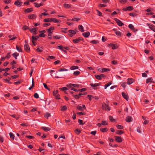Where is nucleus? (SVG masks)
I'll return each instance as SVG.
<instances>
[{
  "label": "nucleus",
  "mask_w": 155,
  "mask_h": 155,
  "mask_svg": "<svg viewBox=\"0 0 155 155\" xmlns=\"http://www.w3.org/2000/svg\"><path fill=\"white\" fill-rule=\"evenodd\" d=\"M102 109L104 110H107L109 111L110 110V107L108 105L106 104L105 103H104L102 104Z\"/></svg>",
  "instance_id": "nucleus-1"
},
{
  "label": "nucleus",
  "mask_w": 155,
  "mask_h": 155,
  "mask_svg": "<svg viewBox=\"0 0 155 155\" xmlns=\"http://www.w3.org/2000/svg\"><path fill=\"white\" fill-rule=\"evenodd\" d=\"M25 44L24 45V48L27 52H28L30 51V48L28 43L26 41H25Z\"/></svg>",
  "instance_id": "nucleus-2"
},
{
  "label": "nucleus",
  "mask_w": 155,
  "mask_h": 155,
  "mask_svg": "<svg viewBox=\"0 0 155 155\" xmlns=\"http://www.w3.org/2000/svg\"><path fill=\"white\" fill-rule=\"evenodd\" d=\"M115 141L118 143L121 142L123 141V138L120 136H115Z\"/></svg>",
  "instance_id": "nucleus-3"
},
{
  "label": "nucleus",
  "mask_w": 155,
  "mask_h": 155,
  "mask_svg": "<svg viewBox=\"0 0 155 155\" xmlns=\"http://www.w3.org/2000/svg\"><path fill=\"white\" fill-rule=\"evenodd\" d=\"M115 21L117 23L118 25L120 26H122L124 25L122 22L117 18H114Z\"/></svg>",
  "instance_id": "nucleus-4"
},
{
  "label": "nucleus",
  "mask_w": 155,
  "mask_h": 155,
  "mask_svg": "<svg viewBox=\"0 0 155 155\" xmlns=\"http://www.w3.org/2000/svg\"><path fill=\"white\" fill-rule=\"evenodd\" d=\"M31 38L32 43L34 44L36 43L35 41H36L39 39V36H32Z\"/></svg>",
  "instance_id": "nucleus-5"
},
{
  "label": "nucleus",
  "mask_w": 155,
  "mask_h": 155,
  "mask_svg": "<svg viewBox=\"0 0 155 155\" xmlns=\"http://www.w3.org/2000/svg\"><path fill=\"white\" fill-rule=\"evenodd\" d=\"M147 26L149 27L150 29L153 31L155 32V26L151 24L147 23Z\"/></svg>",
  "instance_id": "nucleus-6"
},
{
  "label": "nucleus",
  "mask_w": 155,
  "mask_h": 155,
  "mask_svg": "<svg viewBox=\"0 0 155 155\" xmlns=\"http://www.w3.org/2000/svg\"><path fill=\"white\" fill-rule=\"evenodd\" d=\"M22 3L20 0H17L15 2L14 4L18 7H20Z\"/></svg>",
  "instance_id": "nucleus-7"
},
{
  "label": "nucleus",
  "mask_w": 155,
  "mask_h": 155,
  "mask_svg": "<svg viewBox=\"0 0 155 155\" xmlns=\"http://www.w3.org/2000/svg\"><path fill=\"white\" fill-rule=\"evenodd\" d=\"M128 27L134 32H136L138 31L137 29H135L134 25L131 24H130L128 25Z\"/></svg>",
  "instance_id": "nucleus-8"
},
{
  "label": "nucleus",
  "mask_w": 155,
  "mask_h": 155,
  "mask_svg": "<svg viewBox=\"0 0 155 155\" xmlns=\"http://www.w3.org/2000/svg\"><path fill=\"white\" fill-rule=\"evenodd\" d=\"M83 40V39L81 37H79L78 38H76L74 39H73L72 40V41L74 43H78L80 41H82Z\"/></svg>",
  "instance_id": "nucleus-9"
},
{
  "label": "nucleus",
  "mask_w": 155,
  "mask_h": 155,
  "mask_svg": "<svg viewBox=\"0 0 155 155\" xmlns=\"http://www.w3.org/2000/svg\"><path fill=\"white\" fill-rule=\"evenodd\" d=\"M100 85V84L99 83H96L94 84L91 83L90 84V85L93 87V89H97V87H96L99 86Z\"/></svg>",
  "instance_id": "nucleus-10"
},
{
  "label": "nucleus",
  "mask_w": 155,
  "mask_h": 155,
  "mask_svg": "<svg viewBox=\"0 0 155 155\" xmlns=\"http://www.w3.org/2000/svg\"><path fill=\"white\" fill-rule=\"evenodd\" d=\"M37 15L35 14L29 15L28 16V18L29 19H34L36 18Z\"/></svg>",
  "instance_id": "nucleus-11"
},
{
  "label": "nucleus",
  "mask_w": 155,
  "mask_h": 155,
  "mask_svg": "<svg viewBox=\"0 0 155 155\" xmlns=\"http://www.w3.org/2000/svg\"><path fill=\"white\" fill-rule=\"evenodd\" d=\"M51 22L53 21L54 23H60L61 21L60 20H58L55 18H51Z\"/></svg>",
  "instance_id": "nucleus-12"
},
{
  "label": "nucleus",
  "mask_w": 155,
  "mask_h": 155,
  "mask_svg": "<svg viewBox=\"0 0 155 155\" xmlns=\"http://www.w3.org/2000/svg\"><path fill=\"white\" fill-rule=\"evenodd\" d=\"M122 95L123 97L127 101L129 100V97L124 92H123L122 93Z\"/></svg>",
  "instance_id": "nucleus-13"
},
{
  "label": "nucleus",
  "mask_w": 155,
  "mask_h": 155,
  "mask_svg": "<svg viewBox=\"0 0 155 155\" xmlns=\"http://www.w3.org/2000/svg\"><path fill=\"white\" fill-rule=\"evenodd\" d=\"M33 11V8H28L24 10V12L25 13H29Z\"/></svg>",
  "instance_id": "nucleus-14"
},
{
  "label": "nucleus",
  "mask_w": 155,
  "mask_h": 155,
  "mask_svg": "<svg viewBox=\"0 0 155 155\" xmlns=\"http://www.w3.org/2000/svg\"><path fill=\"white\" fill-rule=\"evenodd\" d=\"M54 29V28L53 27L51 26L49 28L47 29V31L48 33H52Z\"/></svg>",
  "instance_id": "nucleus-15"
},
{
  "label": "nucleus",
  "mask_w": 155,
  "mask_h": 155,
  "mask_svg": "<svg viewBox=\"0 0 155 155\" xmlns=\"http://www.w3.org/2000/svg\"><path fill=\"white\" fill-rule=\"evenodd\" d=\"M90 35V33L89 31H86L82 34V35L85 38H87Z\"/></svg>",
  "instance_id": "nucleus-16"
},
{
  "label": "nucleus",
  "mask_w": 155,
  "mask_h": 155,
  "mask_svg": "<svg viewBox=\"0 0 155 155\" xmlns=\"http://www.w3.org/2000/svg\"><path fill=\"white\" fill-rule=\"evenodd\" d=\"M127 83L128 84H132L134 81V80L132 78H129L128 79Z\"/></svg>",
  "instance_id": "nucleus-17"
},
{
  "label": "nucleus",
  "mask_w": 155,
  "mask_h": 155,
  "mask_svg": "<svg viewBox=\"0 0 155 155\" xmlns=\"http://www.w3.org/2000/svg\"><path fill=\"white\" fill-rule=\"evenodd\" d=\"M126 121L127 122H130L132 121V118L130 116H128L126 118Z\"/></svg>",
  "instance_id": "nucleus-18"
},
{
  "label": "nucleus",
  "mask_w": 155,
  "mask_h": 155,
  "mask_svg": "<svg viewBox=\"0 0 155 155\" xmlns=\"http://www.w3.org/2000/svg\"><path fill=\"white\" fill-rule=\"evenodd\" d=\"M38 28H36L34 27L32 28H31L29 29V31L31 33H33L34 32H36Z\"/></svg>",
  "instance_id": "nucleus-19"
},
{
  "label": "nucleus",
  "mask_w": 155,
  "mask_h": 155,
  "mask_svg": "<svg viewBox=\"0 0 155 155\" xmlns=\"http://www.w3.org/2000/svg\"><path fill=\"white\" fill-rule=\"evenodd\" d=\"M34 5L35 6L36 8H38L40 7L41 6H42L43 5V4L40 3L38 4L37 2H34Z\"/></svg>",
  "instance_id": "nucleus-20"
},
{
  "label": "nucleus",
  "mask_w": 155,
  "mask_h": 155,
  "mask_svg": "<svg viewBox=\"0 0 155 155\" xmlns=\"http://www.w3.org/2000/svg\"><path fill=\"white\" fill-rule=\"evenodd\" d=\"M124 133V132L122 130H117L116 131V133L118 135H121Z\"/></svg>",
  "instance_id": "nucleus-21"
},
{
  "label": "nucleus",
  "mask_w": 155,
  "mask_h": 155,
  "mask_svg": "<svg viewBox=\"0 0 155 155\" xmlns=\"http://www.w3.org/2000/svg\"><path fill=\"white\" fill-rule=\"evenodd\" d=\"M78 28L79 30L81 32H83L84 31V30L83 27L81 25H79L78 26Z\"/></svg>",
  "instance_id": "nucleus-22"
},
{
  "label": "nucleus",
  "mask_w": 155,
  "mask_h": 155,
  "mask_svg": "<svg viewBox=\"0 0 155 155\" xmlns=\"http://www.w3.org/2000/svg\"><path fill=\"white\" fill-rule=\"evenodd\" d=\"M64 7L66 8H68L71 7V5H70L67 4H64L63 5Z\"/></svg>",
  "instance_id": "nucleus-23"
},
{
  "label": "nucleus",
  "mask_w": 155,
  "mask_h": 155,
  "mask_svg": "<svg viewBox=\"0 0 155 155\" xmlns=\"http://www.w3.org/2000/svg\"><path fill=\"white\" fill-rule=\"evenodd\" d=\"M12 56L15 58V59H17V57L19 55V54L16 52H15L12 54Z\"/></svg>",
  "instance_id": "nucleus-24"
},
{
  "label": "nucleus",
  "mask_w": 155,
  "mask_h": 155,
  "mask_svg": "<svg viewBox=\"0 0 155 155\" xmlns=\"http://www.w3.org/2000/svg\"><path fill=\"white\" fill-rule=\"evenodd\" d=\"M41 128L45 131H49L51 130V129L48 127H42Z\"/></svg>",
  "instance_id": "nucleus-25"
},
{
  "label": "nucleus",
  "mask_w": 155,
  "mask_h": 155,
  "mask_svg": "<svg viewBox=\"0 0 155 155\" xmlns=\"http://www.w3.org/2000/svg\"><path fill=\"white\" fill-rule=\"evenodd\" d=\"M110 71V69L109 68H103L102 69L101 72L103 73L104 72H107V71Z\"/></svg>",
  "instance_id": "nucleus-26"
},
{
  "label": "nucleus",
  "mask_w": 155,
  "mask_h": 155,
  "mask_svg": "<svg viewBox=\"0 0 155 155\" xmlns=\"http://www.w3.org/2000/svg\"><path fill=\"white\" fill-rule=\"evenodd\" d=\"M79 68L78 66H72L70 68V69L71 70L78 69Z\"/></svg>",
  "instance_id": "nucleus-27"
},
{
  "label": "nucleus",
  "mask_w": 155,
  "mask_h": 155,
  "mask_svg": "<svg viewBox=\"0 0 155 155\" xmlns=\"http://www.w3.org/2000/svg\"><path fill=\"white\" fill-rule=\"evenodd\" d=\"M152 78H149L147 79L146 81V83H148L149 82H151L152 81Z\"/></svg>",
  "instance_id": "nucleus-28"
},
{
  "label": "nucleus",
  "mask_w": 155,
  "mask_h": 155,
  "mask_svg": "<svg viewBox=\"0 0 155 155\" xmlns=\"http://www.w3.org/2000/svg\"><path fill=\"white\" fill-rule=\"evenodd\" d=\"M35 82L34 81V80L33 79H32V86L31 87H30L28 89L29 90H31L32 88L34 87Z\"/></svg>",
  "instance_id": "nucleus-29"
},
{
  "label": "nucleus",
  "mask_w": 155,
  "mask_h": 155,
  "mask_svg": "<svg viewBox=\"0 0 155 155\" xmlns=\"http://www.w3.org/2000/svg\"><path fill=\"white\" fill-rule=\"evenodd\" d=\"M75 133L78 135L81 132V131L78 129H76L74 130Z\"/></svg>",
  "instance_id": "nucleus-30"
},
{
  "label": "nucleus",
  "mask_w": 155,
  "mask_h": 155,
  "mask_svg": "<svg viewBox=\"0 0 155 155\" xmlns=\"http://www.w3.org/2000/svg\"><path fill=\"white\" fill-rule=\"evenodd\" d=\"M80 74V72L79 71H77L74 72V75L75 76H77Z\"/></svg>",
  "instance_id": "nucleus-31"
},
{
  "label": "nucleus",
  "mask_w": 155,
  "mask_h": 155,
  "mask_svg": "<svg viewBox=\"0 0 155 155\" xmlns=\"http://www.w3.org/2000/svg\"><path fill=\"white\" fill-rule=\"evenodd\" d=\"M80 20V18H74L72 19L71 21H78Z\"/></svg>",
  "instance_id": "nucleus-32"
},
{
  "label": "nucleus",
  "mask_w": 155,
  "mask_h": 155,
  "mask_svg": "<svg viewBox=\"0 0 155 155\" xmlns=\"http://www.w3.org/2000/svg\"><path fill=\"white\" fill-rule=\"evenodd\" d=\"M16 49L19 52H22V49L20 47L17 45L16 46Z\"/></svg>",
  "instance_id": "nucleus-33"
},
{
  "label": "nucleus",
  "mask_w": 155,
  "mask_h": 155,
  "mask_svg": "<svg viewBox=\"0 0 155 155\" xmlns=\"http://www.w3.org/2000/svg\"><path fill=\"white\" fill-rule=\"evenodd\" d=\"M112 83L111 82H110L107 83L104 85V89H106L107 87L109 86Z\"/></svg>",
  "instance_id": "nucleus-34"
},
{
  "label": "nucleus",
  "mask_w": 155,
  "mask_h": 155,
  "mask_svg": "<svg viewBox=\"0 0 155 155\" xmlns=\"http://www.w3.org/2000/svg\"><path fill=\"white\" fill-rule=\"evenodd\" d=\"M9 135L10 138L12 139L13 140H14L15 136L12 133H9Z\"/></svg>",
  "instance_id": "nucleus-35"
},
{
  "label": "nucleus",
  "mask_w": 155,
  "mask_h": 155,
  "mask_svg": "<svg viewBox=\"0 0 155 155\" xmlns=\"http://www.w3.org/2000/svg\"><path fill=\"white\" fill-rule=\"evenodd\" d=\"M100 130L103 132H105L107 131L108 129L106 128H101Z\"/></svg>",
  "instance_id": "nucleus-36"
},
{
  "label": "nucleus",
  "mask_w": 155,
  "mask_h": 155,
  "mask_svg": "<svg viewBox=\"0 0 155 155\" xmlns=\"http://www.w3.org/2000/svg\"><path fill=\"white\" fill-rule=\"evenodd\" d=\"M68 32L71 34L75 35L76 34L75 31L74 30H70L68 31Z\"/></svg>",
  "instance_id": "nucleus-37"
},
{
  "label": "nucleus",
  "mask_w": 155,
  "mask_h": 155,
  "mask_svg": "<svg viewBox=\"0 0 155 155\" xmlns=\"http://www.w3.org/2000/svg\"><path fill=\"white\" fill-rule=\"evenodd\" d=\"M117 128L119 129H122L124 128V127L123 126L120 125H117L116 126Z\"/></svg>",
  "instance_id": "nucleus-38"
},
{
  "label": "nucleus",
  "mask_w": 155,
  "mask_h": 155,
  "mask_svg": "<svg viewBox=\"0 0 155 155\" xmlns=\"http://www.w3.org/2000/svg\"><path fill=\"white\" fill-rule=\"evenodd\" d=\"M50 19L51 18H45L44 20L43 21L45 22H51Z\"/></svg>",
  "instance_id": "nucleus-39"
},
{
  "label": "nucleus",
  "mask_w": 155,
  "mask_h": 155,
  "mask_svg": "<svg viewBox=\"0 0 155 155\" xmlns=\"http://www.w3.org/2000/svg\"><path fill=\"white\" fill-rule=\"evenodd\" d=\"M112 45L113 46L112 47V49H116L117 48L118 46L116 44H114L113 45Z\"/></svg>",
  "instance_id": "nucleus-40"
},
{
  "label": "nucleus",
  "mask_w": 155,
  "mask_h": 155,
  "mask_svg": "<svg viewBox=\"0 0 155 155\" xmlns=\"http://www.w3.org/2000/svg\"><path fill=\"white\" fill-rule=\"evenodd\" d=\"M22 29L24 30H25L27 29H29V27L26 25L24 26L22 28Z\"/></svg>",
  "instance_id": "nucleus-41"
},
{
  "label": "nucleus",
  "mask_w": 155,
  "mask_h": 155,
  "mask_svg": "<svg viewBox=\"0 0 155 155\" xmlns=\"http://www.w3.org/2000/svg\"><path fill=\"white\" fill-rule=\"evenodd\" d=\"M51 116L50 114L49 113H46L44 115L45 117L46 118H48V117Z\"/></svg>",
  "instance_id": "nucleus-42"
},
{
  "label": "nucleus",
  "mask_w": 155,
  "mask_h": 155,
  "mask_svg": "<svg viewBox=\"0 0 155 155\" xmlns=\"http://www.w3.org/2000/svg\"><path fill=\"white\" fill-rule=\"evenodd\" d=\"M115 33L116 34L119 36H121V33L119 31H117L115 32Z\"/></svg>",
  "instance_id": "nucleus-43"
},
{
  "label": "nucleus",
  "mask_w": 155,
  "mask_h": 155,
  "mask_svg": "<svg viewBox=\"0 0 155 155\" xmlns=\"http://www.w3.org/2000/svg\"><path fill=\"white\" fill-rule=\"evenodd\" d=\"M58 90H57L56 91H54L53 92V95L54 96H55V95H57V94H58Z\"/></svg>",
  "instance_id": "nucleus-44"
},
{
  "label": "nucleus",
  "mask_w": 155,
  "mask_h": 155,
  "mask_svg": "<svg viewBox=\"0 0 155 155\" xmlns=\"http://www.w3.org/2000/svg\"><path fill=\"white\" fill-rule=\"evenodd\" d=\"M96 11L97 12V15H98L100 16H102V13L101 12L97 9Z\"/></svg>",
  "instance_id": "nucleus-45"
},
{
  "label": "nucleus",
  "mask_w": 155,
  "mask_h": 155,
  "mask_svg": "<svg viewBox=\"0 0 155 155\" xmlns=\"http://www.w3.org/2000/svg\"><path fill=\"white\" fill-rule=\"evenodd\" d=\"M83 121L82 120L79 119L78 123L79 125H83L84 124V123H83Z\"/></svg>",
  "instance_id": "nucleus-46"
},
{
  "label": "nucleus",
  "mask_w": 155,
  "mask_h": 155,
  "mask_svg": "<svg viewBox=\"0 0 155 155\" xmlns=\"http://www.w3.org/2000/svg\"><path fill=\"white\" fill-rule=\"evenodd\" d=\"M43 85H44V87H45V88H46V89H47V90H48V91H50V88H49L48 87L47 85L46 84L44 83H43Z\"/></svg>",
  "instance_id": "nucleus-47"
},
{
  "label": "nucleus",
  "mask_w": 155,
  "mask_h": 155,
  "mask_svg": "<svg viewBox=\"0 0 155 155\" xmlns=\"http://www.w3.org/2000/svg\"><path fill=\"white\" fill-rule=\"evenodd\" d=\"M67 108L66 106H63L62 108L61 109V111H65L67 110Z\"/></svg>",
  "instance_id": "nucleus-48"
},
{
  "label": "nucleus",
  "mask_w": 155,
  "mask_h": 155,
  "mask_svg": "<svg viewBox=\"0 0 155 155\" xmlns=\"http://www.w3.org/2000/svg\"><path fill=\"white\" fill-rule=\"evenodd\" d=\"M59 89L63 91H67L68 90V88L66 87H64L62 88H59Z\"/></svg>",
  "instance_id": "nucleus-49"
},
{
  "label": "nucleus",
  "mask_w": 155,
  "mask_h": 155,
  "mask_svg": "<svg viewBox=\"0 0 155 155\" xmlns=\"http://www.w3.org/2000/svg\"><path fill=\"white\" fill-rule=\"evenodd\" d=\"M68 70L64 68H60L58 70V71L59 72L62 71H68Z\"/></svg>",
  "instance_id": "nucleus-50"
},
{
  "label": "nucleus",
  "mask_w": 155,
  "mask_h": 155,
  "mask_svg": "<svg viewBox=\"0 0 155 155\" xmlns=\"http://www.w3.org/2000/svg\"><path fill=\"white\" fill-rule=\"evenodd\" d=\"M90 43L93 44H97L98 43V41L97 40H93L91 41Z\"/></svg>",
  "instance_id": "nucleus-51"
},
{
  "label": "nucleus",
  "mask_w": 155,
  "mask_h": 155,
  "mask_svg": "<svg viewBox=\"0 0 155 155\" xmlns=\"http://www.w3.org/2000/svg\"><path fill=\"white\" fill-rule=\"evenodd\" d=\"M109 119L110 121L111 122H114L115 121V119H114L113 117L111 116H109Z\"/></svg>",
  "instance_id": "nucleus-52"
},
{
  "label": "nucleus",
  "mask_w": 155,
  "mask_h": 155,
  "mask_svg": "<svg viewBox=\"0 0 155 155\" xmlns=\"http://www.w3.org/2000/svg\"><path fill=\"white\" fill-rule=\"evenodd\" d=\"M95 78L97 79L98 80H101V78L100 75H95Z\"/></svg>",
  "instance_id": "nucleus-53"
},
{
  "label": "nucleus",
  "mask_w": 155,
  "mask_h": 155,
  "mask_svg": "<svg viewBox=\"0 0 155 155\" xmlns=\"http://www.w3.org/2000/svg\"><path fill=\"white\" fill-rule=\"evenodd\" d=\"M40 48H41L40 47H38L36 49V50L37 52H42L43 51L42 49H40Z\"/></svg>",
  "instance_id": "nucleus-54"
},
{
  "label": "nucleus",
  "mask_w": 155,
  "mask_h": 155,
  "mask_svg": "<svg viewBox=\"0 0 155 155\" xmlns=\"http://www.w3.org/2000/svg\"><path fill=\"white\" fill-rule=\"evenodd\" d=\"M10 116L13 118H15L16 120L18 119L19 118L18 117H17L15 114L11 115Z\"/></svg>",
  "instance_id": "nucleus-55"
},
{
  "label": "nucleus",
  "mask_w": 155,
  "mask_h": 155,
  "mask_svg": "<svg viewBox=\"0 0 155 155\" xmlns=\"http://www.w3.org/2000/svg\"><path fill=\"white\" fill-rule=\"evenodd\" d=\"M77 108V109L79 110H83V108H82V107L80 106L79 105L78 106Z\"/></svg>",
  "instance_id": "nucleus-56"
},
{
  "label": "nucleus",
  "mask_w": 155,
  "mask_h": 155,
  "mask_svg": "<svg viewBox=\"0 0 155 155\" xmlns=\"http://www.w3.org/2000/svg\"><path fill=\"white\" fill-rule=\"evenodd\" d=\"M51 24L48 23H45L43 24V26L44 27H46L50 25Z\"/></svg>",
  "instance_id": "nucleus-57"
},
{
  "label": "nucleus",
  "mask_w": 155,
  "mask_h": 155,
  "mask_svg": "<svg viewBox=\"0 0 155 155\" xmlns=\"http://www.w3.org/2000/svg\"><path fill=\"white\" fill-rule=\"evenodd\" d=\"M38 36L41 37H44L45 36V35L43 33L40 34Z\"/></svg>",
  "instance_id": "nucleus-58"
},
{
  "label": "nucleus",
  "mask_w": 155,
  "mask_h": 155,
  "mask_svg": "<svg viewBox=\"0 0 155 155\" xmlns=\"http://www.w3.org/2000/svg\"><path fill=\"white\" fill-rule=\"evenodd\" d=\"M77 114L80 115H85V114L84 112H82V111L80 112H78V113H77Z\"/></svg>",
  "instance_id": "nucleus-59"
},
{
  "label": "nucleus",
  "mask_w": 155,
  "mask_h": 155,
  "mask_svg": "<svg viewBox=\"0 0 155 155\" xmlns=\"http://www.w3.org/2000/svg\"><path fill=\"white\" fill-rule=\"evenodd\" d=\"M73 96L76 99H78L80 97L78 94L73 95Z\"/></svg>",
  "instance_id": "nucleus-60"
},
{
  "label": "nucleus",
  "mask_w": 155,
  "mask_h": 155,
  "mask_svg": "<svg viewBox=\"0 0 155 155\" xmlns=\"http://www.w3.org/2000/svg\"><path fill=\"white\" fill-rule=\"evenodd\" d=\"M127 9L128 11H131L133 9V8L132 6L127 7Z\"/></svg>",
  "instance_id": "nucleus-61"
},
{
  "label": "nucleus",
  "mask_w": 155,
  "mask_h": 155,
  "mask_svg": "<svg viewBox=\"0 0 155 155\" xmlns=\"http://www.w3.org/2000/svg\"><path fill=\"white\" fill-rule=\"evenodd\" d=\"M34 97L36 98H39V95L37 93H35L34 95Z\"/></svg>",
  "instance_id": "nucleus-62"
},
{
  "label": "nucleus",
  "mask_w": 155,
  "mask_h": 155,
  "mask_svg": "<svg viewBox=\"0 0 155 155\" xmlns=\"http://www.w3.org/2000/svg\"><path fill=\"white\" fill-rule=\"evenodd\" d=\"M54 96L55 97V98L57 99H60V95L58 94H57V95H55Z\"/></svg>",
  "instance_id": "nucleus-63"
},
{
  "label": "nucleus",
  "mask_w": 155,
  "mask_h": 155,
  "mask_svg": "<svg viewBox=\"0 0 155 155\" xmlns=\"http://www.w3.org/2000/svg\"><path fill=\"white\" fill-rule=\"evenodd\" d=\"M53 38L54 39H60V38H61V37L60 36L57 35L54 36L53 37Z\"/></svg>",
  "instance_id": "nucleus-64"
}]
</instances>
